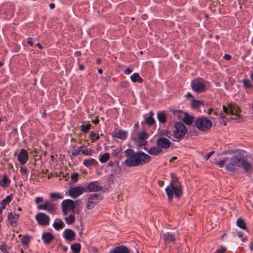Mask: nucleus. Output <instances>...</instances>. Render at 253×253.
<instances>
[{"mask_svg":"<svg viewBox=\"0 0 253 253\" xmlns=\"http://www.w3.org/2000/svg\"><path fill=\"white\" fill-rule=\"evenodd\" d=\"M241 161V154L234 155L232 157H223L219 161L215 162V164L219 168L225 167L226 170L229 171H235L238 168H240Z\"/></svg>","mask_w":253,"mask_h":253,"instance_id":"f257e3e1","label":"nucleus"},{"mask_svg":"<svg viewBox=\"0 0 253 253\" xmlns=\"http://www.w3.org/2000/svg\"><path fill=\"white\" fill-rule=\"evenodd\" d=\"M172 179L171 180L169 185L166 188V192L168 195L169 202H171L173 195L176 197H179L182 193V187L178 178L175 177L173 173L170 174Z\"/></svg>","mask_w":253,"mask_h":253,"instance_id":"f03ea898","label":"nucleus"},{"mask_svg":"<svg viewBox=\"0 0 253 253\" xmlns=\"http://www.w3.org/2000/svg\"><path fill=\"white\" fill-rule=\"evenodd\" d=\"M223 113L220 114V117L228 120H236L240 119L241 110L238 106L234 103H228L227 106L223 105Z\"/></svg>","mask_w":253,"mask_h":253,"instance_id":"7ed1b4c3","label":"nucleus"},{"mask_svg":"<svg viewBox=\"0 0 253 253\" xmlns=\"http://www.w3.org/2000/svg\"><path fill=\"white\" fill-rule=\"evenodd\" d=\"M194 125L199 130L205 132L211 127L212 122L206 117H199L195 122Z\"/></svg>","mask_w":253,"mask_h":253,"instance_id":"20e7f679","label":"nucleus"},{"mask_svg":"<svg viewBox=\"0 0 253 253\" xmlns=\"http://www.w3.org/2000/svg\"><path fill=\"white\" fill-rule=\"evenodd\" d=\"M207 83L203 79H195L191 83L192 88L197 93H202L206 90Z\"/></svg>","mask_w":253,"mask_h":253,"instance_id":"39448f33","label":"nucleus"},{"mask_svg":"<svg viewBox=\"0 0 253 253\" xmlns=\"http://www.w3.org/2000/svg\"><path fill=\"white\" fill-rule=\"evenodd\" d=\"M173 136L177 139H182L187 133V129L185 125L181 122H177L174 125Z\"/></svg>","mask_w":253,"mask_h":253,"instance_id":"423d86ee","label":"nucleus"},{"mask_svg":"<svg viewBox=\"0 0 253 253\" xmlns=\"http://www.w3.org/2000/svg\"><path fill=\"white\" fill-rule=\"evenodd\" d=\"M62 211L64 215H67L69 211H71L72 213L75 212V202L70 199L64 200L62 204Z\"/></svg>","mask_w":253,"mask_h":253,"instance_id":"0eeeda50","label":"nucleus"},{"mask_svg":"<svg viewBox=\"0 0 253 253\" xmlns=\"http://www.w3.org/2000/svg\"><path fill=\"white\" fill-rule=\"evenodd\" d=\"M101 200V198L99 194L94 193L89 195L87 198L86 204V208L88 210L93 209L95 205Z\"/></svg>","mask_w":253,"mask_h":253,"instance_id":"6e6552de","label":"nucleus"},{"mask_svg":"<svg viewBox=\"0 0 253 253\" xmlns=\"http://www.w3.org/2000/svg\"><path fill=\"white\" fill-rule=\"evenodd\" d=\"M84 187L85 192H97L100 191L102 188V185L97 181L90 182L85 184Z\"/></svg>","mask_w":253,"mask_h":253,"instance_id":"1a4fd4ad","label":"nucleus"},{"mask_svg":"<svg viewBox=\"0 0 253 253\" xmlns=\"http://www.w3.org/2000/svg\"><path fill=\"white\" fill-rule=\"evenodd\" d=\"M36 219L38 223L42 226H47L49 225L50 221L49 217L43 212H40L36 216Z\"/></svg>","mask_w":253,"mask_h":253,"instance_id":"9d476101","label":"nucleus"},{"mask_svg":"<svg viewBox=\"0 0 253 253\" xmlns=\"http://www.w3.org/2000/svg\"><path fill=\"white\" fill-rule=\"evenodd\" d=\"M39 210H46L48 212L53 213L56 210V208L55 206L50 201H45L43 204L39 205L37 206Z\"/></svg>","mask_w":253,"mask_h":253,"instance_id":"9b49d317","label":"nucleus"},{"mask_svg":"<svg viewBox=\"0 0 253 253\" xmlns=\"http://www.w3.org/2000/svg\"><path fill=\"white\" fill-rule=\"evenodd\" d=\"M84 192H85V187L79 186L71 188L69 190V195L72 198H75Z\"/></svg>","mask_w":253,"mask_h":253,"instance_id":"f8f14e48","label":"nucleus"},{"mask_svg":"<svg viewBox=\"0 0 253 253\" xmlns=\"http://www.w3.org/2000/svg\"><path fill=\"white\" fill-rule=\"evenodd\" d=\"M171 142L168 139L165 137H160L156 141V145L161 149L169 148L171 144Z\"/></svg>","mask_w":253,"mask_h":253,"instance_id":"ddd939ff","label":"nucleus"},{"mask_svg":"<svg viewBox=\"0 0 253 253\" xmlns=\"http://www.w3.org/2000/svg\"><path fill=\"white\" fill-rule=\"evenodd\" d=\"M137 155L138 156V166L143 165L145 164L148 163L151 160V157L144 152H137Z\"/></svg>","mask_w":253,"mask_h":253,"instance_id":"4468645a","label":"nucleus"},{"mask_svg":"<svg viewBox=\"0 0 253 253\" xmlns=\"http://www.w3.org/2000/svg\"><path fill=\"white\" fill-rule=\"evenodd\" d=\"M138 156L137 155V153H135L132 157H130L129 158H127L125 161V164L128 167H136L138 166Z\"/></svg>","mask_w":253,"mask_h":253,"instance_id":"2eb2a0df","label":"nucleus"},{"mask_svg":"<svg viewBox=\"0 0 253 253\" xmlns=\"http://www.w3.org/2000/svg\"><path fill=\"white\" fill-rule=\"evenodd\" d=\"M29 159L28 153L26 150L22 149L18 155V160L22 165L25 164Z\"/></svg>","mask_w":253,"mask_h":253,"instance_id":"dca6fc26","label":"nucleus"},{"mask_svg":"<svg viewBox=\"0 0 253 253\" xmlns=\"http://www.w3.org/2000/svg\"><path fill=\"white\" fill-rule=\"evenodd\" d=\"M240 167H242L245 172H250L253 170L251 164L249 162H248L247 160L243 158V155L242 154Z\"/></svg>","mask_w":253,"mask_h":253,"instance_id":"f3484780","label":"nucleus"},{"mask_svg":"<svg viewBox=\"0 0 253 253\" xmlns=\"http://www.w3.org/2000/svg\"><path fill=\"white\" fill-rule=\"evenodd\" d=\"M42 239L44 244H49L53 241L54 236L49 232H45L42 234Z\"/></svg>","mask_w":253,"mask_h":253,"instance_id":"a211bd4d","label":"nucleus"},{"mask_svg":"<svg viewBox=\"0 0 253 253\" xmlns=\"http://www.w3.org/2000/svg\"><path fill=\"white\" fill-rule=\"evenodd\" d=\"M76 236L75 233L72 229H68L64 233V238L68 241H72Z\"/></svg>","mask_w":253,"mask_h":253,"instance_id":"6ab92c4d","label":"nucleus"},{"mask_svg":"<svg viewBox=\"0 0 253 253\" xmlns=\"http://www.w3.org/2000/svg\"><path fill=\"white\" fill-rule=\"evenodd\" d=\"M83 164L86 167H90L91 166H96L98 164L96 160L91 158L84 160Z\"/></svg>","mask_w":253,"mask_h":253,"instance_id":"aec40b11","label":"nucleus"},{"mask_svg":"<svg viewBox=\"0 0 253 253\" xmlns=\"http://www.w3.org/2000/svg\"><path fill=\"white\" fill-rule=\"evenodd\" d=\"M184 117L182 119L183 121L187 125H191L194 121V117L190 116L187 113H183Z\"/></svg>","mask_w":253,"mask_h":253,"instance_id":"412c9836","label":"nucleus"},{"mask_svg":"<svg viewBox=\"0 0 253 253\" xmlns=\"http://www.w3.org/2000/svg\"><path fill=\"white\" fill-rule=\"evenodd\" d=\"M112 252L113 253H129L128 249L124 246L115 248Z\"/></svg>","mask_w":253,"mask_h":253,"instance_id":"4be33fe9","label":"nucleus"},{"mask_svg":"<svg viewBox=\"0 0 253 253\" xmlns=\"http://www.w3.org/2000/svg\"><path fill=\"white\" fill-rule=\"evenodd\" d=\"M149 154L152 155H158L162 152L161 149L156 145V146L152 147L148 151Z\"/></svg>","mask_w":253,"mask_h":253,"instance_id":"5701e85b","label":"nucleus"},{"mask_svg":"<svg viewBox=\"0 0 253 253\" xmlns=\"http://www.w3.org/2000/svg\"><path fill=\"white\" fill-rule=\"evenodd\" d=\"M163 238L166 243H170L174 241L175 240L174 235L169 232L164 234Z\"/></svg>","mask_w":253,"mask_h":253,"instance_id":"b1692460","label":"nucleus"},{"mask_svg":"<svg viewBox=\"0 0 253 253\" xmlns=\"http://www.w3.org/2000/svg\"><path fill=\"white\" fill-rule=\"evenodd\" d=\"M153 112L151 111L148 114V116L145 118V123L150 126H152L155 123V120L153 117Z\"/></svg>","mask_w":253,"mask_h":253,"instance_id":"393cba45","label":"nucleus"},{"mask_svg":"<svg viewBox=\"0 0 253 253\" xmlns=\"http://www.w3.org/2000/svg\"><path fill=\"white\" fill-rule=\"evenodd\" d=\"M19 215L17 214L13 215L12 212H10L8 214V218L11 224L16 223L19 218Z\"/></svg>","mask_w":253,"mask_h":253,"instance_id":"a878e982","label":"nucleus"},{"mask_svg":"<svg viewBox=\"0 0 253 253\" xmlns=\"http://www.w3.org/2000/svg\"><path fill=\"white\" fill-rule=\"evenodd\" d=\"M80 151L85 156H91L93 153V150L88 149L84 146H81Z\"/></svg>","mask_w":253,"mask_h":253,"instance_id":"bb28decb","label":"nucleus"},{"mask_svg":"<svg viewBox=\"0 0 253 253\" xmlns=\"http://www.w3.org/2000/svg\"><path fill=\"white\" fill-rule=\"evenodd\" d=\"M127 135V132L124 130H119L115 133V136L119 139L125 140Z\"/></svg>","mask_w":253,"mask_h":253,"instance_id":"cd10ccee","label":"nucleus"},{"mask_svg":"<svg viewBox=\"0 0 253 253\" xmlns=\"http://www.w3.org/2000/svg\"><path fill=\"white\" fill-rule=\"evenodd\" d=\"M10 180L6 175H4L3 178L0 181V185L3 188L8 187L10 185Z\"/></svg>","mask_w":253,"mask_h":253,"instance_id":"c85d7f7f","label":"nucleus"},{"mask_svg":"<svg viewBox=\"0 0 253 253\" xmlns=\"http://www.w3.org/2000/svg\"><path fill=\"white\" fill-rule=\"evenodd\" d=\"M158 119L159 122L162 124H164L167 122L166 114L164 112H161L158 114Z\"/></svg>","mask_w":253,"mask_h":253,"instance_id":"c756f323","label":"nucleus"},{"mask_svg":"<svg viewBox=\"0 0 253 253\" xmlns=\"http://www.w3.org/2000/svg\"><path fill=\"white\" fill-rule=\"evenodd\" d=\"M64 226L65 224L64 222L61 219H59V221L58 222H55L53 224V227L56 230H59L60 229H63Z\"/></svg>","mask_w":253,"mask_h":253,"instance_id":"7c9ffc66","label":"nucleus"},{"mask_svg":"<svg viewBox=\"0 0 253 253\" xmlns=\"http://www.w3.org/2000/svg\"><path fill=\"white\" fill-rule=\"evenodd\" d=\"M130 79L133 82H138L141 83L142 82L143 80L140 77L138 73H134L130 77Z\"/></svg>","mask_w":253,"mask_h":253,"instance_id":"2f4dec72","label":"nucleus"},{"mask_svg":"<svg viewBox=\"0 0 253 253\" xmlns=\"http://www.w3.org/2000/svg\"><path fill=\"white\" fill-rule=\"evenodd\" d=\"M71 249L73 251V253H79L81 249V244L79 243L72 244L71 246Z\"/></svg>","mask_w":253,"mask_h":253,"instance_id":"473e14b6","label":"nucleus"},{"mask_svg":"<svg viewBox=\"0 0 253 253\" xmlns=\"http://www.w3.org/2000/svg\"><path fill=\"white\" fill-rule=\"evenodd\" d=\"M12 200V196L11 195H9L6 196V197L1 202V205L2 206V210L5 208V206L8 204Z\"/></svg>","mask_w":253,"mask_h":253,"instance_id":"72a5a7b5","label":"nucleus"},{"mask_svg":"<svg viewBox=\"0 0 253 253\" xmlns=\"http://www.w3.org/2000/svg\"><path fill=\"white\" fill-rule=\"evenodd\" d=\"M73 213H72L65 218V222L67 224H71L75 222V217Z\"/></svg>","mask_w":253,"mask_h":253,"instance_id":"f704fd0d","label":"nucleus"},{"mask_svg":"<svg viewBox=\"0 0 253 253\" xmlns=\"http://www.w3.org/2000/svg\"><path fill=\"white\" fill-rule=\"evenodd\" d=\"M110 158V154L105 153L100 156L99 161L101 163H104L106 162Z\"/></svg>","mask_w":253,"mask_h":253,"instance_id":"c9c22d12","label":"nucleus"},{"mask_svg":"<svg viewBox=\"0 0 253 253\" xmlns=\"http://www.w3.org/2000/svg\"><path fill=\"white\" fill-rule=\"evenodd\" d=\"M89 138L92 142H93L100 138V135L93 131L90 132Z\"/></svg>","mask_w":253,"mask_h":253,"instance_id":"e433bc0d","label":"nucleus"},{"mask_svg":"<svg viewBox=\"0 0 253 253\" xmlns=\"http://www.w3.org/2000/svg\"><path fill=\"white\" fill-rule=\"evenodd\" d=\"M191 105L192 107L197 108L201 105H203L204 102L200 100H197L193 98L191 102Z\"/></svg>","mask_w":253,"mask_h":253,"instance_id":"4c0bfd02","label":"nucleus"},{"mask_svg":"<svg viewBox=\"0 0 253 253\" xmlns=\"http://www.w3.org/2000/svg\"><path fill=\"white\" fill-rule=\"evenodd\" d=\"M30 241V238L28 235H24L22 236L21 239V242L23 245H27Z\"/></svg>","mask_w":253,"mask_h":253,"instance_id":"58836bf2","label":"nucleus"},{"mask_svg":"<svg viewBox=\"0 0 253 253\" xmlns=\"http://www.w3.org/2000/svg\"><path fill=\"white\" fill-rule=\"evenodd\" d=\"M237 225L238 227H239L240 228H241L245 230L246 229V223L241 218H239L237 219Z\"/></svg>","mask_w":253,"mask_h":253,"instance_id":"ea45409f","label":"nucleus"},{"mask_svg":"<svg viewBox=\"0 0 253 253\" xmlns=\"http://www.w3.org/2000/svg\"><path fill=\"white\" fill-rule=\"evenodd\" d=\"M91 127V124L90 123H88L86 125H82L81 126V130L82 131L87 133L89 130V129Z\"/></svg>","mask_w":253,"mask_h":253,"instance_id":"a19ab883","label":"nucleus"},{"mask_svg":"<svg viewBox=\"0 0 253 253\" xmlns=\"http://www.w3.org/2000/svg\"><path fill=\"white\" fill-rule=\"evenodd\" d=\"M124 154L126 157L129 158L135 154V153L132 150L128 149L125 151Z\"/></svg>","mask_w":253,"mask_h":253,"instance_id":"79ce46f5","label":"nucleus"},{"mask_svg":"<svg viewBox=\"0 0 253 253\" xmlns=\"http://www.w3.org/2000/svg\"><path fill=\"white\" fill-rule=\"evenodd\" d=\"M148 137V134L145 131H142L138 134V137L140 140H145Z\"/></svg>","mask_w":253,"mask_h":253,"instance_id":"37998d69","label":"nucleus"},{"mask_svg":"<svg viewBox=\"0 0 253 253\" xmlns=\"http://www.w3.org/2000/svg\"><path fill=\"white\" fill-rule=\"evenodd\" d=\"M243 84L244 86L247 88H251L252 87L251 82L248 79H245L243 80Z\"/></svg>","mask_w":253,"mask_h":253,"instance_id":"c03bdc74","label":"nucleus"},{"mask_svg":"<svg viewBox=\"0 0 253 253\" xmlns=\"http://www.w3.org/2000/svg\"><path fill=\"white\" fill-rule=\"evenodd\" d=\"M50 197L54 199H61L63 198V196L58 193H52L50 194Z\"/></svg>","mask_w":253,"mask_h":253,"instance_id":"a18cd8bd","label":"nucleus"},{"mask_svg":"<svg viewBox=\"0 0 253 253\" xmlns=\"http://www.w3.org/2000/svg\"><path fill=\"white\" fill-rule=\"evenodd\" d=\"M79 175L78 173H72L71 175V179L73 182H76L79 179Z\"/></svg>","mask_w":253,"mask_h":253,"instance_id":"49530a36","label":"nucleus"},{"mask_svg":"<svg viewBox=\"0 0 253 253\" xmlns=\"http://www.w3.org/2000/svg\"><path fill=\"white\" fill-rule=\"evenodd\" d=\"M240 151V150L237 149H231V150H228L227 151H224L223 154H232L234 153H237L238 152Z\"/></svg>","mask_w":253,"mask_h":253,"instance_id":"de8ad7c7","label":"nucleus"},{"mask_svg":"<svg viewBox=\"0 0 253 253\" xmlns=\"http://www.w3.org/2000/svg\"><path fill=\"white\" fill-rule=\"evenodd\" d=\"M0 250L4 253H8L7 251V247L5 245H1L0 246Z\"/></svg>","mask_w":253,"mask_h":253,"instance_id":"09e8293b","label":"nucleus"},{"mask_svg":"<svg viewBox=\"0 0 253 253\" xmlns=\"http://www.w3.org/2000/svg\"><path fill=\"white\" fill-rule=\"evenodd\" d=\"M226 248L224 247L221 246L220 249L216 250L214 253H225L226 252Z\"/></svg>","mask_w":253,"mask_h":253,"instance_id":"8fccbe9b","label":"nucleus"},{"mask_svg":"<svg viewBox=\"0 0 253 253\" xmlns=\"http://www.w3.org/2000/svg\"><path fill=\"white\" fill-rule=\"evenodd\" d=\"M214 152V151H211L207 154L204 157L205 160H208L211 157V156L213 154Z\"/></svg>","mask_w":253,"mask_h":253,"instance_id":"3c124183","label":"nucleus"},{"mask_svg":"<svg viewBox=\"0 0 253 253\" xmlns=\"http://www.w3.org/2000/svg\"><path fill=\"white\" fill-rule=\"evenodd\" d=\"M20 171L22 174H27L28 172V170L24 167H21Z\"/></svg>","mask_w":253,"mask_h":253,"instance_id":"603ef678","label":"nucleus"},{"mask_svg":"<svg viewBox=\"0 0 253 253\" xmlns=\"http://www.w3.org/2000/svg\"><path fill=\"white\" fill-rule=\"evenodd\" d=\"M43 200L42 197H37L35 199V202L37 204H39L40 202H43Z\"/></svg>","mask_w":253,"mask_h":253,"instance_id":"864d4df0","label":"nucleus"},{"mask_svg":"<svg viewBox=\"0 0 253 253\" xmlns=\"http://www.w3.org/2000/svg\"><path fill=\"white\" fill-rule=\"evenodd\" d=\"M81 152V151H80V147L77 150H74L73 152H72V155H74V156H77V155L79 154V153Z\"/></svg>","mask_w":253,"mask_h":253,"instance_id":"5fc2aeb1","label":"nucleus"},{"mask_svg":"<svg viewBox=\"0 0 253 253\" xmlns=\"http://www.w3.org/2000/svg\"><path fill=\"white\" fill-rule=\"evenodd\" d=\"M27 43L29 45H30L31 46H33V41H32V38H28V41H27Z\"/></svg>","mask_w":253,"mask_h":253,"instance_id":"6e6d98bb","label":"nucleus"},{"mask_svg":"<svg viewBox=\"0 0 253 253\" xmlns=\"http://www.w3.org/2000/svg\"><path fill=\"white\" fill-rule=\"evenodd\" d=\"M132 72V70L129 68H127L125 71V73L126 74H129L130 73H131Z\"/></svg>","mask_w":253,"mask_h":253,"instance_id":"4d7b16f0","label":"nucleus"},{"mask_svg":"<svg viewBox=\"0 0 253 253\" xmlns=\"http://www.w3.org/2000/svg\"><path fill=\"white\" fill-rule=\"evenodd\" d=\"M128 83L127 82H123L121 83V85L123 87H126L128 86Z\"/></svg>","mask_w":253,"mask_h":253,"instance_id":"13d9d810","label":"nucleus"},{"mask_svg":"<svg viewBox=\"0 0 253 253\" xmlns=\"http://www.w3.org/2000/svg\"><path fill=\"white\" fill-rule=\"evenodd\" d=\"M224 58L226 60H229L231 59V56L229 54H225L224 56Z\"/></svg>","mask_w":253,"mask_h":253,"instance_id":"bf43d9fd","label":"nucleus"},{"mask_svg":"<svg viewBox=\"0 0 253 253\" xmlns=\"http://www.w3.org/2000/svg\"><path fill=\"white\" fill-rule=\"evenodd\" d=\"M158 184L161 187H163L164 185V182L163 181H162V180H160L159 182H158Z\"/></svg>","mask_w":253,"mask_h":253,"instance_id":"052dcab7","label":"nucleus"},{"mask_svg":"<svg viewBox=\"0 0 253 253\" xmlns=\"http://www.w3.org/2000/svg\"><path fill=\"white\" fill-rule=\"evenodd\" d=\"M237 235H238V237L239 238H242L243 237V233L242 232L240 231V232H239L238 233Z\"/></svg>","mask_w":253,"mask_h":253,"instance_id":"680f3d73","label":"nucleus"},{"mask_svg":"<svg viewBox=\"0 0 253 253\" xmlns=\"http://www.w3.org/2000/svg\"><path fill=\"white\" fill-rule=\"evenodd\" d=\"M177 159V157L175 156L172 157L171 158V159L169 160V162L171 163L174 160H176Z\"/></svg>","mask_w":253,"mask_h":253,"instance_id":"e2e57ef3","label":"nucleus"},{"mask_svg":"<svg viewBox=\"0 0 253 253\" xmlns=\"http://www.w3.org/2000/svg\"><path fill=\"white\" fill-rule=\"evenodd\" d=\"M99 120L98 119H96L95 120L92 121V122L95 124H97L99 123Z\"/></svg>","mask_w":253,"mask_h":253,"instance_id":"0e129e2a","label":"nucleus"},{"mask_svg":"<svg viewBox=\"0 0 253 253\" xmlns=\"http://www.w3.org/2000/svg\"><path fill=\"white\" fill-rule=\"evenodd\" d=\"M49 7L51 9H53L55 7V4L53 3H51L49 4Z\"/></svg>","mask_w":253,"mask_h":253,"instance_id":"69168bd1","label":"nucleus"},{"mask_svg":"<svg viewBox=\"0 0 253 253\" xmlns=\"http://www.w3.org/2000/svg\"><path fill=\"white\" fill-rule=\"evenodd\" d=\"M249 247L251 251L253 250V242L250 243Z\"/></svg>","mask_w":253,"mask_h":253,"instance_id":"338daca9","label":"nucleus"},{"mask_svg":"<svg viewBox=\"0 0 253 253\" xmlns=\"http://www.w3.org/2000/svg\"><path fill=\"white\" fill-rule=\"evenodd\" d=\"M79 67V69L81 70H84V66L82 64H80Z\"/></svg>","mask_w":253,"mask_h":253,"instance_id":"774afa93","label":"nucleus"}]
</instances>
